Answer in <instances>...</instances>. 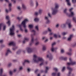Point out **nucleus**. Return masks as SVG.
Masks as SVG:
<instances>
[{
	"instance_id": "f257e3e1",
	"label": "nucleus",
	"mask_w": 76,
	"mask_h": 76,
	"mask_svg": "<svg viewBox=\"0 0 76 76\" xmlns=\"http://www.w3.org/2000/svg\"><path fill=\"white\" fill-rule=\"evenodd\" d=\"M34 58L33 60L35 63H38L39 61H41L42 63L40 64V66H42L44 64V61L42 58L39 57L38 58L36 55H34L33 56Z\"/></svg>"
},
{
	"instance_id": "f03ea898",
	"label": "nucleus",
	"mask_w": 76,
	"mask_h": 76,
	"mask_svg": "<svg viewBox=\"0 0 76 76\" xmlns=\"http://www.w3.org/2000/svg\"><path fill=\"white\" fill-rule=\"evenodd\" d=\"M72 10H73V8H71L69 10V12H70L71 14H69L68 13H67L66 12H67V9H66L64 11V12L69 17H73V16H74V15H75V14L73 13V12H72Z\"/></svg>"
},
{
	"instance_id": "7ed1b4c3",
	"label": "nucleus",
	"mask_w": 76,
	"mask_h": 76,
	"mask_svg": "<svg viewBox=\"0 0 76 76\" xmlns=\"http://www.w3.org/2000/svg\"><path fill=\"white\" fill-rule=\"evenodd\" d=\"M28 22V20L26 19H25L22 22L21 24L19 25V27L21 31H23V29L22 28V25H23V27L25 28H26V22Z\"/></svg>"
},
{
	"instance_id": "20e7f679",
	"label": "nucleus",
	"mask_w": 76,
	"mask_h": 76,
	"mask_svg": "<svg viewBox=\"0 0 76 76\" xmlns=\"http://www.w3.org/2000/svg\"><path fill=\"white\" fill-rule=\"evenodd\" d=\"M58 7H59V5H58V4H56L55 8L54 9H53V8H52V10H53L52 15H54L57 13L58 12L57 9H58Z\"/></svg>"
},
{
	"instance_id": "39448f33",
	"label": "nucleus",
	"mask_w": 76,
	"mask_h": 76,
	"mask_svg": "<svg viewBox=\"0 0 76 76\" xmlns=\"http://www.w3.org/2000/svg\"><path fill=\"white\" fill-rule=\"evenodd\" d=\"M31 32H32V33H33L34 34L31 35V42L29 44L30 45H31L34 43V37L35 35V32H36V31L34 30H33L31 31Z\"/></svg>"
},
{
	"instance_id": "423d86ee",
	"label": "nucleus",
	"mask_w": 76,
	"mask_h": 76,
	"mask_svg": "<svg viewBox=\"0 0 76 76\" xmlns=\"http://www.w3.org/2000/svg\"><path fill=\"white\" fill-rule=\"evenodd\" d=\"M69 60L70 63L68 62L67 63V65L68 66H70V65H74V64H76V62L73 61L71 58H69Z\"/></svg>"
},
{
	"instance_id": "0eeeda50",
	"label": "nucleus",
	"mask_w": 76,
	"mask_h": 76,
	"mask_svg": "<svg viewBox=\"0 0 76 76\" xmlns=\"http://www.w3.org/2000/svg\"><path fill=\"white\" fill-rule=\"evenodd\" d=\"M15 30V27L14 25H13L12 27L10 28V35H13L15 34L14 33V31Z\"/></svg>"
},
{
	"instance_id": "6e6552de",
	"label": "nucleus",
	"mask_w": 76,
	"mask_h": 76,
	"mask_svg": "<svg viewBox=\"0 0 76 76\" xmlns=\"http://www.w3.org/2000/svg\"><path fill=\"white\" fill-rule=\"evenodd\" d=\"M56 45V42H54L52 44V48H51V50L52 52H54V51H55L56 50V48H54L53 47V45Z\"/></svg>"
},
{
	"instance_id": "1a4fd4ad",
	"label": "nucleus",
	"mask_w": 76,
	"mask_h": 76,
	"mask_svg": "<svg viewBox=\"0 0 76 76\" xmlns=\"http://www.w3.org/2000/svg\"><path fill=\"white\" fill-rule=\"evenodd\" d=\"M11 7H12V4L10 3L9 4V7L10 9V10H7V9H6V12H7V13H8L9 11H11L12 10V9L11 8Z\"/></svg>"
},
{
	"instance_id": "9d476101",
	"label": "nucleus",
	"mask_w": 76,
	"mask_h": 76,
	"mask_svg": "<svg viewBox=\"0 0 76 76\" xmlns=\"http://www.w3.org/2000/svg\"><path fill=\"white\" fill-rule=\"evenodd\" d=\"M26 50L28 53H31L33 51V49L30 48H26Z\"/></svg>"
},
{
	"instance_id": "9b49d317",
	"label": "nucleus",
	"mask_w": 76,
	"mask_h": 76,
	"mask_svg": "<svg viewBox=\"0 0 76 76\" xmlns=\"http://www.w3.org/2000/svg\"><path fill=\"white\" fill-rule=\"evenodd\" d=\"M4 26V30H5L6 29V26L4 25V24L3 23H1L0 24V31L1 30V26Z\"/></svg>"
},
{
	"instance_id": "f8f14e48",
	"label": "nucleus",
	"mask_w": 76,
	"mask_h": 76,
	"mask_svg": "<svg viewBox=\"0 0 76 76\" xmlns=\"http://www.w3.org/2000/svg\"><path fill=\"white\" fill-rule=\"evenodd\" d=\"M49 18V17L48 16H46L45 17V19L47 20L46 23H50V21L48 19Z\"/></svg>"
},
{
	"instance_id": "ddd939ff",
	"label": "nucleus",
	"mask_w": 76,
	"mask_h": 76,
	"mask_svg": "<svg viewBox=\"0 0 76 76\" xmlns=\"http://www.w3.org/2000/svg\"><path fill=\"white\" fill-rule=\"evenodd\" d=\"M47 58H49L50 60H51L53 59V56L51 55V54L50 53L49 55L47 56Z\"/></svg>"
},
{
	"instance_id": "4468645a",
	"label": "nucleus",
	"mask_w": 76,
	"mask_h": 76,
	"mask_svg": "<svg viewBox=\"0 0 76 76\" xmlns=\"http://www.w3.org/2000/svg\"><path fill=\"white\" fill-rule=\"evenodd\" d=\"M67 69H68L69 70V74L70 75V74H71V72L72 71V68H70V66H67Z\"/></svg>"
},
{
	"instance_id": "2eb2a0df",
	"label": "nucleus",
	"mask_w": 76,
	"mask_h": 76,
	"mask_svg": "<svg viewBox=\"0 0 76 76\" xmlns=\"http://www.w3.org/2000/svg\"><path fill=\"white\" fill-rule=\"evenodd\" d=\"M9 45H13V46L15 47V42H11L9 44Z\"/></svg>"
},
{
	"instance_id": "dca6fc26",
	"label": "nucleus",
	"mask_w": 76,
	"mask_h": 76,
	"mask_svg": "<svg viewBox=\"0 0 76 76\" xmlns=\"http://www.w3.org/2000/svg\"><path fill=\"white\" fill-rule=\"evenodd\" d=\"M60 60H63L65 61H66V60H67V58L66 57L64 58L63 57H61L60 58Z\"/></svg>"
},
{
	"instance_id": "f3484780",
	"label": "nucleus",
	"mask_w": 76,
	"mask_h": 76,
	"mask_svg": "<svg viewBox=\"0 0 76 76\" xmlns=\"http://www.w3.org/2000/svg\"><path fill=\"white\" fill-rule=\"evenodd\" d=\"M24 40L23 41V44H24L26 42V41H29V39L26 38H24Z\"/></svg>"
},
{
	"instance_id": "a211bd4d",
	"label": "nucleus",
	"mask_w": 76,
	"mask_h": 76,
	"mask_svg": "<svg viewBox=\"0 0 76 76\" xmlns=\"http://www.w3.org/2000/svg\"><path fill=\"white\" fill-rule=\"evenodd\" d=\"M54 37L55 38H57L58 37L59 38H60V37H61V36L60 35H57L56 34H55L54 35Z\"/></svg>"
},
{
	"instance_id": "6ab92c4d",
	"label": "nucleus",
	"mask_w": 76,
	"mask_h": 76,
	"mask_svg": "<svg viewBox=\"0 0 76 76\" xmlns=\"http://www.w3.org/2000/svg\"><path fill=\"white\" fill-rule=\"evenodd\" d=\"M69 52H68L67 53V54L68 55H69V56H70L72 55V53H71V51H72V49H69Z\"/></svg>"
},
{
	"instance_id": "aec40b11",
	"label": "nucleus",
	"mask_w": 76,
	"mask_h": 76,
	"mask_svg": "<svg viewBox=\"0 0 76 76\" xmlns=\"http://www.w3.org/2000/svg\"><path fill=\"white\" fill-rule=\"evenodd\" d=\"M22 7L23 9V10H25V9H26V6H25V4H22Z\"/></svg>"
},
{
	"instance_id": "412c9836",
	"label": "nucleus",
	"mask_w": 76,
	"mask_h": 76,
	"mask_svg": "<svg viewBox=\"0 0 76 76\" xmlns=\"http://www.w3.org/2000/svg\"><path fill=\"white\" fill-rule=\"evenodd\" d=\"M9 53H11V51H10V50H8L7 53H6V56H7Z\"/></svg>"
},
{
	"instance_id": "4be33fe9",
	"label": "nucleus",
	"mask_w": 76,
	"mask_h": 76,
	"mask_svg": "<svg viewBox=\"0 0 76 76\" xmlns=\"http://www.w3.org/2000/svg\"><path fill=\"white\" fill-rule=\"evenodd\" d=\"M72 37H73V35H70L69 36V37L68 39V41H70Z\"/></svg>"
},
{
	"instance_id": "5701e85b",
	"label": "nucleus",
	"mask_w": 76,
	"mask_h": 76,
	"mask_svg": "<svg viewBox=\"0 0 76 76\" xmlns=\"http://www.w3.org/2000/svg\"><path fill=\"white\" fill-rule=\"evenodd\" d=\"M66 1L67 2V5L68 6H70V3L69 0H66Z\"/></svg>"
},
{
	"instance_id": "b1692460",
	"label": "nucleus",
	"mask_w": 76,
	"mask_h": 76,
	"mask_svg": "<svg viewBox=\"0 0 76 76\" xmlns=\"http://www.w3.org/2000/svg\"><path fill=\"white\" fill-rule=\"evenodd\" d=\"M26 63H29V61L27 60L25 61L23 63V65H25V64Z\"/></svg>"
},
{
	"instance_id": "393cba45",
	"label": "nucleus",
	"mask_w": 76,
	"mask_h": 76,
	"mask_svg": "<svg viewBox=\"0 0 76 76\" xmlns=\"http://www.w3.org/2000/svg\"><path fill=\"white\" fill-rule=\"evenodd\" d=\"M46 69L45 70V73H47V72H48V69H49V68L47 67H46Z\"/></svg>"
},
{
	"instance_id": "a878e982",
	"label": "nucleus",
	"mask_w": 76,
	"mask_h": 76,
	"mask_svg": "<svg viewBox=\"0 0 76 76\" xmlns=\"http://www.w3.org/2000/svg\"><path fill=\"white\" fill-rule=\"evenodd\" d=\"M34 21L35 22H38L39 21V19L37 18H36L34 19Z\"/></svg>"
},
{
	"instance_id": "bb28decb",
	"label": "nucleus",
	"mask_w": 76,
	"mask_h": 76,
	"mask_svg": "<svg viewBox=\"0 0 76 76\" xmlns=\"http://www.w3.org/2000/svg\"><path fill=\"white\" fill-rule=\"evenodd\" d=\"M68 25L69 28H71V27H72V25H71V23H69V24H68Z\"/></svg>"
},
{
	"instance_id": "cd10ccee",
	"label": "nucleus",
	"mask_w": 76,
	"mask_h": 76,
	"mask_svg": "<svg viewBox=\"0 0 76 76\" xmlns=\"http://www.w3.org/2000/svg\"><path fill=\"white\" fill-rule=\"evenodd\" d=\"M3 73V69H0V75H2V73Z\"/></svg>"
},
{
	"instance_id": "c85d7f7f",
	"label": "nucleus",
	"mask_w": 76,
	"mask_h": 76,
	"mask_svg": "<svg viewBox=\"0 0 76 76\" xmlns=\"http://www.w3.org/2000/svg\"><path fill=\"white\" fill-rule=\"evenodd\" d=\"M7 23L8 24V26H10V20H9L7 22Z\"/></svg>"
},
{
	"instance_id": "c756f323",
	"label": "nucleus",
	"mask_w": 76,
	"mask_h": 76,
	"mask_svg": "<svg viewBox=\"0 0 76 76\" xmlns=\"http://www.w3.org/2000/svg\"><path fill=\"white\" fill-rule=\"evenodd\" d=\"M73 20L74 21V22H76V18L73 17Z\"/></svg>"
},
{
	"instance_id": "7c9ffc66",
	"label": "nucleus",
	"mask_w": 76,
	"mask_h": 76,
	"mask_svg": "<svg viewBox=\"0 0 76 76\" xmlns=\"http://www.w3.org/2000/svg\"><path fill=\"white\" fill-rule=\"evenodd\" d=\"M42 10L40 9L39 10V14H41L42 13Z\"/></svg>"
},
{
	"instance_id": "2f4dec72",
	"label": "nucleus",
	"mask_w": 76,
	"mask_h": 76,
	"mask_svg": "<svg viewBox=\"0 0 76 76\" xmlns=\"http://www.w3.org/2000/svg\"><path fill=\"white\" fill-rule=\"evenodd\" d=\"M28 26L30 28H33V26L32 25H29Z\"/></svg>"
},
{
	"instance_id": "473e14b6",
	"label": "nucleus",
	"mask_w": 76,
	"mask_h": 76,
	"mask_svg": "<svg viewBox=\"0 0 76 76\" xmlns=\"http://www.w3.org/2000/svg\"><path fill=\"white\" fill-rule=\"evenodd\" d=\"M46 49V48H45V46H44L43 47V51H45V50Z\"/></svg>"
},
{
	"instance_id": "72a5a7b5",
	"label": "nucleus",
	"mask_w": 76,
	"mask_h": 76,
	"mask_svg": "<svg viewBox=\"0 0 76 76\" xmlns=\"http://www.w3.org/2000/svg\"><path fill=\"white\" fill-rule=\"evenodd\" d=\"M52 75L53 76H56V73H53L52 74Z\"/></svg>"
},
{
	"instance_id": "f704fd0d",
	"label": "nucleus",
	"mask_w": 76,
	"mask_h": 76,
	"mask_svg": "<svg viewBox=\"0 0 76 76\" xmlns=\"http://www.w3.org/2000/svg\"><path fill=\"white\" fill-rule=\"evenodd\" d=\"M66 34H67V33L66 32H63L62 33V35H65Z\"/></svg>"
},
{
	"instance_id": "c9c22d12",
	"label": "nucleus",
	"mask_w": 76,
	"mask_h": 76,
	"mask_svg": "<svg viewBox=\"0 0 76 76\" xmlns=\"http://www.w3.org/2000/svg\"><path fill=\"white\" fill-rule=\"evenodd\" d=\"M35 29H37V31H38V26H37L35 27Z\"/></svg>"
},
{
	"instance_id": "e433bc0d",
	"label": "nucleus",
	"mask_w": 76,
	"mask_h": 76,
	"mask_svg": "<svg viewBox=\"0 0 76 76\" xmlns=\"http://www.w3.org/2000/svg\"><path fill=\"white\" fill-rule=\"evenodd\" d=\"M36 16H37V15H38V12H35L34 14Z\"/></svg>"
},
{
	"instance_id": "4c0bfd02",
	"label": "nucleus",
	"mask_w": 76,
	"mask_h": 76,
	"mask_svg": "<svg viewBox=\"0 0 76 76\" xmlns=\"http://www.w3.org/2000/svg\"><path fill=\"white\" fill-rule=\"evenodd\" d=\"M20 50H19L18 51H17V54H20Z\"/></svg>"
},
{
	"instance_id": "58836bf2",
	"label": "nucleus",
	"mask_w": 76,
	"mask_h": 76,
	"mask_svg": "<svg viewBox=\"0 0 76 76\" xmlns=\"http://www.w3.org/2000/svg\"><path fill=\"white\" fill-rule=\"evenodd\" d=\"M48 31H49L50 32H51V30L49 28H48Z\"/></svg>"
},
{
	"instance_id": "ea45409f",
	"label": "nucleus",
	"mask_w": 76,
	"mask_h": 76,
	"mask_svg": "<svg viewBox=\"0 0 76 76\" xmlns=\"http://www.w3.org/2000/svg\"><path fill=\"white\" fill-rule=\"evenodd\" d=\"M9 16H6V19H7V20H9Z\"/></svg>"
},
{
	"instance_id": "a19ab883",
	"label": "nucleus",
	"mask_w": 76,
	"mask_h": 76,
	"mask_svg": "<svg viewBox=\"0 0 76 76\" xmlns=\"http://www.w3.org/2000/svg\"><path fill=\"white\" fill-rule=\"evenodd\" d=\"M36 6L37 7L38 6V2H37V1H36Z\"/></svg>"
},
{
	"instance_id": "79ce46f5",
	"label": "nucleus",
	"mask_w": 76,
	"mask_h": 76,
	"mask_svg": "<svg viewBox=\"0 0 76 76\" xmlns=\"http://www.w3.org/2000/svg\"><path fill=\"white\" fill-rule=\"evenodd\" d=\"M22 18H19V17H18L17 18V19H18V20H20V19H22Z\"/></svg>"
},
{
	"instance_id": "37998d69",
	"label": "nucleus",
	"mask_w": 76,
	"mask_h": 76,
	"mask_svg": "<svg viewBox=\"0 0 76 76\" xmlns=\"http://www.w3.org/2000/svg\"><path fill=\"white\" fill-rule=\"evenodd\" d=\"M54 70H55V71H56V72H57V70H58V69H57L56 68H54Z\"/></svg>"
},
{
	"instance_id": "c03bdc74",
	"label": "nucleus",
	"mask_w": 76,
	"mask_h": 76,
	"mask_svg": "<svg viewBox=\"0 0 76 76\" xmlns=\"http://www.w3.org/2000/svg\"><path fill=\"white\" fill-rule=\"evenodd\" d=\"M65 70V67H63L62 70V72H63Z\"/></svg>"
},
{
	"instance_id": "a18cd8bd",
	"label": "nucleus",
	"mask_w": 76,
	"mask_h": 76,
	"mask_svg": "<svg viewBox=\"0 0 76 76\" xmlns=\"http://www.w3.org/2000/svg\"><path fill=\"white\" fill-rule=\"evenodd\" d=\"M48 15L49 16V17H50V18H52L51 16V15H50V13H49L48 14Z\"/></svg>"
},
{
	"instance_id": "49530a36",
	"label": "nucleus",
	"mask_w": 76,
	"mask_h": 76,
	"mask_svg": "<svg viewBox=\"0 0 76 76\" xmlns=\"http://www.w3.org/2000/svg\"><path fill=\"white\" fill-rule=\"evenodd\" d=\"M39 44V42H38L35 43L36 45H38Z\"/></svg>"
},
{
	"instance_id": "de8ad7c7",
	"label": "nucleus",
	"mask_w": 76,
	"mask_h": 76,
	"mask_svg": "<svg viewBox=\"0 0 76 76\" xmlns=\"http://www.w3.org/2000/svg\"><path fill=\"white\" fill-rule=\"evenodd\" d=\"M73 3H76V0H72Z\"/></svg>"
},
{
	"instance_id": "09e8293b",
	"label": "nucleus",
	"mask_w": 76,
	"mask_h": 76,
	"mask_svg": "<svg viewBox=\"0 0 76 76\" xmlns=\"http://www.w3.org/2000/svg\"><path fill=\"white\" fill-rule=\"evenodd\" d=\"M61 53H64V50L63 49H62L61 50Z\"/></svg>"
},
{
	"instance_id": "8fccbe9b",
	"label": "nucleus",
	"mask_w": 76,
	"mask_h": 76,
	"mask_svg": "<svg viewBox=\"0 0 76 76\" xmlns=\"http://www.w3.org/2000/svg\"><path fill=\"white\" fill-rule=\"evenodd\" d=\"M11 65H12V64L10 63L8 64V66L10 67V66H11Z\"/></svg>"
},
{
	"instance_id": "3c124183",
	"label": "nucleus",
	"mask_w": 76,
	"mask_h": 76,
	"mask_svg": "<svg viewBox=\"0 0 76 76\" xmlns=\"http://www.w3.org/2000/svg\"><path fill=\"white\" fill-rule=\"evenodd\" d=\"M3 42V40H0V43H2Z\"/></svg>"
},
{
	"instance_id": "603ef678",
	"label": "nucleus",
	"mask_w": 76,
	"mask_h": 76,
	"mask_svg": "<svg viewBox=\"0 0 76 76\" xmlns=\"http://www.w3.org/2000/svg\"><path fill=\"white\" fill-rule=\"evenodd\" d=\"M47 32H48V31H45L43 33V34H47Z\"/></svg>"
},
{
	"instance_id": "864d4df0",
	"label": "nucleus",
	"mask_w": 76,
	"mask_h": 76,
	"mask_svg": "<svg viewBox=\"0 0 76 76\" xmlns=\"http://www.w3.org/2000/svg\"><path fill=\"white\" fill-rule=\"evenodd\" d=\"M10 74L11 75H12V71H10Z\"/></svg>"
},
{
	"instance_id": "5fc2aeb1",
	"label": "nucleus",
	"mask_w": 76,
	"mask_h": 76,
	"mask_svg": "<svg viewBox=\"0 0 76 76\" xmlns=\"http://www.w3.org/2000/svg\"><path fill=\"white\" fill-rule=\"evenodd\" d=\"M58 76H60V72H58L57 74Z\"/></svg>"
},
{
	"instance_id": "6e6d98bb",
	"label": "nucleus",
	"mask_w": 76,
	"mask_h": 76,
	"mask_svg": "<svg viewBox=\"0 0 76 76\" xmlns=\"http://www.w3.org/2000/svg\"><path fill=\"white\" fill-rule=\"evenodd\" d=\"M12 1H14V3H15V2H16V1H15L14 0H11Z\"/></svg>"
},
{
	"instance_id": "4d7b16f0",
	"label": "nucleus",
	"mask_w": 76,
	"mask_h": 76,
	"mask_svg": "<svg viewBox=\"0 0 76 76\" xmlns=\"http://www.w3.org/2000/svg\"><path fill=\"white\" fill-rule=\"evenodd\" d=\"M18 37H21V35H20V34H19V35H18Z\"/></svg>"
},
{
	"instance_id": "13d9d810",
	"label": "nucleus",
	"mask_w": 76,
	"mask_h": 76,
	"mask_svg": "<svg viewBox=\"0 0 76 76\" xmlns=\"http://www.w3.org/2000/svg\"><path fill=\"white\" fill-rule=\"evenodd\" d=\"M20 7L19 6L18 7V10H20Z\"/></svg>"
},
{
	"instance_id": "bf43d9fd",
	"label": "nucleus",
	"mask_w": 76,
	"mask_h": 76,
	"mask_svg": "<svg viewBox=\"0 0 76 76\" xmlns=\"http://www.w3.org/2000/svg\"><path fill=\"white\" fill-rule=\"evenodd\" d=\"M63 25L64 26V27H65V26H66V24H64Z\"/></svg>"
},
{
	"instance_id": "052dcab7",
	"label": "nucleus",
	"mask_w": 76,
	"mask_h": 76,
	"mask_svg": "<svg viewBox=\"0 0 76 76\" xmlns=\"http://www.w3.org/2000/svg\"><path fill=\"white\" fill-rule=\"evenodd\" d=\"M38 69H37L35 71V73H37V72H38Z\"/></svg>"
},
{
	"instance_id": "680f3d73",
	"label": "nucleus",
	"mask_w": 76,
	"mask_h": 76,
	"mask_svg": "<svg viewBox=\"0 0 76 76\" xmlns=\"http://www.w3.org/2000/svg\"><path fill=\"white\" fill-rule=\"evenodd\" d=\"M25 32H28V31L27 30V29H25Z\"/></svg>"
},
{
	"instance_id": "e2e57ef3",
	"label": "nucleus",
	"mask_w": 76,
	"mask_h": 76,
	"mask_svg": "<svg viewBox=\"0 0 76 76\" xmlns=\"http://www.w3.org/2000/svg\"><path fill=\"white\" fill-rule=\"evenodd\" d=\"M17 48H13V50H15Z\"/></svg>"
},
{
	"instance_id": "0e129e2a",
	"label": "nucleus",
	"mask_w": 76,
	"mask_h": 76,
	"mask_svg": "<svg viewBox=\"0 0 76 76\" xmlns=\"http://www.w3.org/2000/svg\"><path fill=\"white\" fill-rule=\"evenodd\" d=\"M27 70L28 71V72H29V71H30V69H29V68H28L27 69Z\"/></svg>"
},
{
	"instance_id": "69168bd1",
	"label": "nucleus",
	"mask_w": 76,
	"mask_h": 76,
	"mask_svg": "<svg viewBox=\"0 0 76 76\" xmlns=\"http://www.w3.org/2000/svg\"><path fill=\"white\" fill-rule=\"evenodd\" d=\"M13 62H16V60H13Z\"/></svg>"
},
{
	"instance_id": "338daca9",
	"label": "nucleus",
	"mask_w": 76,
	"mask_h": 76,
	"mask_svg": "<svg viewBox=\"0 0 76 76\" xmlns=\"http://www.w3.org/2000/svg\"><path fill=\"white\" fill-rule=\"evenodd\" d=\"M22 67H21L20 68V70H22Z\"/></svg>"
},
{
	"instance_id": "774afa93",
	"label": "nucleus",
	"mask_w": 76,
	"mask_h": 76,
	"mask_svg": "<svg viewBox=\"0 0 76 76\" xmlns=\"http://www.w3.org/2000/svg\"><path fill=\"white\" fill-rule=\"evenodd\" d=\"M16 69H15L14 70V72H16Z\"/></svg>"
}]
</instances>
